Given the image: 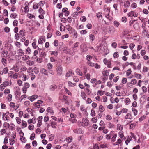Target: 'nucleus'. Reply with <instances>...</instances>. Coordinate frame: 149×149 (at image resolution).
<instances>
[{
	"label": "nucleus",
	"instance_id": "nucleus-35",
	"mask_svg": "<svg viewBox=\"0 0 149 149\" xmlns=\"http://www.w3.org/2000/svg\"><path fill=\"white\" fill-rule=\"evenodd\" d=\"M135 125L136 124L134 123H132L130 125V128L133 129L135 127Z\"/></svg>",
	"mask_w": 149,
	"mask_h": 149
},
{
	"label": "nucleus",
	"instance_id": "nucleus-13",
	"mask_svg": "<svg viewBox=\"0 0 149 149\" xmlns=\"http://www.w3.org/2000/svg\"><path fill=\"white\" fill-rule=\"evenodd\" d=\"M10 107L13 108L15 110H16L18 108L17 106H15V103L13 102L10 103Z\"/></svg>",
	"mask_w": 149,
	"mask_h": 149
},
{
	"label": "nucleus",
	"instance_id": "nucleus-54",
	"mask_svg": "<svg viewBox=\"0 0 149 149\" xmlns=\"http://www.w3.org/2000/svg\"><path fill=\"white\" fill-rule=\"evenodd\" d=\"M40 53V55L42 57L45 56V52L42 50V51L39 52Z\"/></svg>",
	"mask_w": 149,
	"mask_h": 149
},
{
	"label": "nucleus",
	"instance_id": "nucleus-18",
	"mask_svg": "<svg viewBox=\"0 0 149 149\" xmlns=\"http://www.w3.org/2000/svg\"><path fill=\"white\" fill-rule=\"evenodd\" d=\"M76 73L80 76H82L83 75L81 71H80V70L79 69H77L76 70Z\"/></svg>",
	"mask_w": 149,
	"mask_h": 149
},
{
	"label": "nucleus",
	"instance_id": "nucleus-1",
	"mask_svg": "<svg viewBox=\"0 0 149 149\" xmlns=\"http://www.w3.org/2000/svg\"><path fill=\"white\" fill-rule=\"evenodd\" d=\"M89 124L88 120L86 118H83L82 119V122L81 125L84 127L88 126Z\"/></svg>",
	"mask_w": 149,
	"mask_h": 149
},
{
	"label": "nucleus",
	"instance_id": "nucleus-5",
	"mask_svg": "<svg viewBox=\"0 0 149 149\" xmlns=\"http://www.w3.org/2000/svg\"><path fill=\"white\" fill-rule=\"evenodd\" d=\"M138 15L137 13L134 12L133 11H131L129 12L128 14L129 17H132L134 16V17H137Z\"/></svg>",
	"mask_w": 149,
	"mask_h": 149
},
{
	"label": "nucleus",
	"instance_id": "nucleus-24",
	"mask_svg": "<svg viewBox=\"0 0 149 149\" xmlns=\"http://www.w3.org/2000/svg\"><path fill=\"white\" fill-rule=\"evenodd\" d=\"M17 16V15L16 13H13L11 14L10 17L11 18L15 19L16 18Z\"/></svg>",
	"mask_w": 149,
	"mask_h": 149
},
{
	"label": "nucleus",
	"instance_id": "nucleus-22",
	"mask_svg": "<svg viewBox=\"0 0 149 149\" xmlns=\"http://www.w3.org/2000/svg\"><path fill=\"white\" fill-rule=\"evenodd\" d=\"M22 128H24L26 127L27 125V123L25 121L23 120L22 122Z\"/></svg>",
	"mask_w": 149,
	"mask_h": 149
},
{
	"label": "nucleus",
	"instance_id": "nucleus-16",
	"mask_svg": "<svg viewBox=\"0 0 149 149\" xmlns=\"http://www.w3.org/2000/svg\"><path fill=\"white\" fill-rule=\"evenodd\" d=\"M10 51L12 55L14 56L16 54V51L13 49L11 48V45H10Z\"/></svg>",
	"mask_w": 149,
	"mask_h": 149
},
{
	"label": "nucleus",
	"instance_id": "nucleus-48",
	"mask_svg": "<svg viewBox=\"0 0 149 149\" xmlns=\"http://www.w3.org/2000/svg\"><path fill=\"white\" fill-rule=\"evenodd\" d=\"M114 58H117L119 56L118 53L117 52H116L113 54Z\"/></svg>",
	"mask_w": 149,
	"mask_h": 149
},
{
	"label": "nucleus",
	"instance_id": "nucleus-10",
	"mask_svg": "<svg viewBox=\"0 0 149 149\" xmlns=\"http://www.w3.org/2000/svg\"><path fill=\"white\" fill-rule=\"evenodd\" d=\"M57 86L55 85H51L49 87V89L51 91H54L57 88Z\"/></svg>",
	"mask_w": 149,
	"mask_h": 149
},
{
	"label": "nucleus",
	"instance_id": "nucleus-62",
	"mask_svg": "<svg viewBox=\"0 0 149 149\" xmlns=\"http://www.w3.org/2000/svg\"><path fill=\"white\" fill-rule=\"evenodd\" d=\"M135 45L133 43L130 44L129 45V47L131 50H132L135 46Z\"/></svg>",
	"mask_w": 149,
	"mask_h": 149
},
{
	"label": "nucleus",
	"instance_id": "nucleus-60",
	"mask_svg": "<svg viewBox=\"0 0 149 149\" xmlns=\"http://www.w3.org/2000/svg\"><path fill=\"white\" fill-rule=\"evenodd\" d=\"M119 77V76H117L115 77L113 79V81L115 82H116L118 80Z\"/></svg>",
	"mask_w": 149,
	"mask_h": 149
},
{
	"label": "nucleus",
	"instance_id": "nucleus-63",
	"mask_svg": "<svg viewBox=\"0 0 149 149\" xmlns=\"http://www.w3.org/2000/svg\"><path fill=\"white\" fill-rule=\"evenodd\" d=\"M18 23V22L17 20H15L13 22V25L14 26H16Z\"/></svg>",
	"mask_w": 149,
	"mask_h": 149
},
{
	"label": "nucleus",
	"instance_id": "nucleus-28",
	"mask_svg": "<svg viewBox=\"0 0 149 149\" xmlns=\"http://www.w3.org/2000/svg\"><path fill=\"white\" fill-rule=\"evenodd\" d=\"M9 93V89H6L4 91V93L5 95H7ZM9 96V95H8V96ZM9 97H7L8 100L9 99Z\"/></svg>",
	"mask_w": 149,
	"mask_h": 149
},
{
	"label": "nucleus",
	"instance_id": "nucleus-17",
	"mask_svg": "<svg viewBox=\"0 0 149 149\" xmlns=\"http://www.w3.org/2000/svg\"><path fill=\"white\" fill-rule=\"evenodd\" d=\"M89 37L90 41L91 42L93 41L95 38L94 35L92 34H91L89 35Z\"/></svg>",
	"mask_w": 149,
	"mask_h": 149
},
{
	"label": "nucleus",
	"instance_id": "nucleus-3",
	"mask_svg": "<svg viewBox=\"0 0 149 149\" xmlns=\"http://www.w3.org/2000/svg\"><path fill=\"white\" fill-rule=\"evenodd\" d=\"M9 85V82L8 81H6L3 83L2 84H1L0 86V90L1 91H2L4 89V88L8 86Z\"/></svg>",
	"mask_w": 149,
	"mask_h": 149
},
{
	"label": "nucleus",
	"instance_id": "nucleus-33",
	"mask_svg": "<svg viewBox=\"0 0 149 149\" xmlns=\"http://www.w3.org/2000/svg\"><path fill=\"white\" fill-rule=\"evenodd\" d=\"M3 31L6 33H8L9 32V28L8 27H5L3 28Z\"/></svg>",
	"mask_w": 149,
	"mask_h": 149
},
{
	"label": "nucleus",
	"instance_id": "nucleus-31",
	"mask_svg": "<svg viewBox=\"0 0 149 149\" xmlns=\"http://www.w3.org/2000/svg\"><path fill=\"white\" fill-rule=\"evenodd\" d=\"M90 115L92 117H93L95 116V110L93 109H91Z\"/></svg>",
	"mask_w": 149,
	"mask_h": 149
},
{
	"label": "nucleus",
	"instance_id": "nucleus-29",
	"mask_svg": "<svg viewBox=\"0 0 149 149\" xmlns=\"http://www.w3.org/2000/svg\"><path fill=\"white\" fill-rule=\"evenodd\" d=\"M2 73H3V74L4 73V74L7 73L8 72V68L7 67H6L4 68L2 71Z\"/></svg>",
	"mask_w": 149,
	"mask_h": 149
},
{
	"label": "nucleus",
	"instance_id": "nucleus-44",
	"mask_svg": "<svg viewBox=\"0 0 149 149\" xmlns=\"http://www.w3.org/2000/svg\"><path fill=\"white\" fill-rule=\"evenodd\" d=\"M106 119L108 120H110L112 119V117L109 115H107L106 116Z\"/></svg>",
	"mask_w": 149,
	"mask_h": 149
},
{
	"label": "nucleus",
	"instance_id": "nucleus-34",
	"mask_svg": "<svg viewBox=\"0 0 149 149\" xmlns=\"http://www.w3.org/2000/svg\"><path fill=\"white\" fill-rule=\"evenodd\" d=\"M33 71L35 74H37L39 72V69L37 67H34L33 68Z\"/></svg>",
	"mask_w": 149,
	"mask_h": 149
},
{
	"label": "nucleus",
	"instance_id": "nucleus-12",
	"mask_svg": "<svg viewBox=\"0 0 149 149\" xmlns=\"http://www.w3.org/2000/svg\"><path fill=\"white\" fill-rule=\"evenodd\" d=\"M99 110L100 113H102L105 110L104 107L102 105L99 107Z\"/></svg>",
	"mask_w": 149,
	"mask_h": 149
},
{
	"label": "nucleus",
	"instance_id": "nucleus-26",
	"mask_svg": "<svg viewBox=\"0 0 149 149\" xmlns=\"http://www.w3.org/2000/svg\"><path fill=\"white\" fill-rule=\"evenodd\" d=\"M41 71L45 75L47 76L48 75V73L47 72V70L46 69L43 68L42 69Z\"/></svg>",
	"mask_w": 149,
	"mask_h": 149
},
{
	"label": "nucleus",
	"instance_id": "nucleus-64",
	"mask_svg": "<svg viewBox=\"0 0 149 149\" xmlns=\"http://www.w3.org/2000/svg\"><path fill=\"white\" fill-rule=\"evenodd\" d=\"M148 68L147 67L144 66L143 68V71L144 72H147L148 71Z\"/></svg>",
	"mask_w": 149,
	"mask_h": 149
},
{
	"label": "nucleus",
	"instance_id": "nucleus-45",
	"mask_svg": "<svg viewBox=\"0 0 149 149\" xmlns=\"http://www.w3.org/2000/svg\"><path fill=\"white\" fill-rule=\"evenodd\" d=\"M76 85V84L75 83H72L71 81H69L68 82V85L70 86H74Z\"/></svg>",
	"mask_w": 149,
	"mask_h": 149
},
{
	"label": "nucleus",
	"instance_id": "nucleus-43",
	"mask_svg": "<svg viewBox=\"0 0 149 149\" xmlns=\"http://www.w3.org/2000/svg\"><path fill=\"white\" fill-rule=\"evenodd\" d=\"M131 82V84L134 85L137 83V81L135 79H133L132 80Z\"/></svg>",
	"mask_w": 149,
	"mask_h": 149
},
{
	"label": "nucleus",
	"instance_id": "nucleus-9",
	"mask_svg": "<svg viewBox=\"0 0 149 149\" xmlns=\"http://www.w3.org/2000/svg\"><path fill=\"white\" fill-rule=\"evenodd\" d=\"M73 74L72 72V71L69 70L66 74L65 77H68L71 76Z\"/></svg>",
	"mask_w": 149,
	"mask_h": 149
},
{
	"label": "nucleus",
	"instance_id": "nucleus-53",
	"mask_svg": "<svg viewBox=\"0 0 149 149\" xmlns=\"http://www.w3.org/2000/svg\"><path fill=\"white\" fill-rule=\"evenodd\" d=\"M43 37H42V38ZM43 38H39L38 40V43L39 44H42L43 43Z\"/></svg>",
	"mask_w": 149,
	"mask_h": 149
},
{
	"label": "nucleus",
	"instance_id": "nucleus-25",
	"mask_svg": "<svg viewBox=\"0 0 149 149\" xmlns=\"http://www.w3.org/2000/svg\"><path fill=\"white\" fill-rule=\"evenodd\" d=\"M102 73L104 76H107L109 75V73L107 70H104Z\"/></svg>",
	"mask_w": 149,
	"mask_h": 149
},
{
	"label": "nucleus",
	"instance_id": "nucleus-56",
	"mask_svg": "<svg viewBox=\"0 0 149 149\" xmlns=\"http://www.w3.org/2000/svg\"><path fill=\"white\" fill-rule=\"evenodd\" d=\"M58 41L57 40H55L54 43V46L56 47H57L58 46Z\"/></svg>",
	"mask_w": 149,
	"mask_h": 149
},
{
	"label": "nucleus",
	"instance_id": "nucleus-37",
	"mask_svg": "<svg viewBox=\"0 0 149 149\" xmlns=\"http://www.w3.org/2000/svg\"><path fill=\"white\" fill-rule=\"evenodd\" d=\"M31 51L29 47H28L26 50V53L27 54H31Z\"/></svg>",
	"mask_w": 149,
	"mask_h": 149
},
{
	"label": "nucleus",
	"instance_id": "nucleus-49",
	"mask_svg": "<svg viewBox=\"0 0 149 149\" xmlns=\"http://www.w3.org/2000/svg\"><path fill=\"white\" fill-rule=\"evenodd\" d=\"M80 33L81 34H85L87 33V31L85 30H83L80 31Z\"/></svg>",
	"mask_w": 149,
	"mask_h": 149
},
{
	"label": "nucleus",
	"instance_id": "nucleus-19",
	"mask_svg": "<svg viewBox=\"0 0 149 149\" xmlns=\"http://www.w3.org/2000/svg\"><path fill=\"white\" fill-rule=\"evenodd\" d=\"M17 53L19 55L22 56V55H24V52H23L22 50L20 49L18 50L17 51Z\"/></svg>",
	"mask_w": 149,
	"mask_h": 149
},
{
	"label": "nucleus",
	"instance_id": "nucleus-52",
	"mask_svg": "<svg viewBox=\"0 0 149 149\" xmlns=\"http://www.w3.org/2000/svg\"><path fill=\"white\" fill-rule=\"evenodd\" d=\"M132 110L134 112V115H136L137 114L138 111L135 108H132Z\"/></svg>",
	"mask_w": 149,
	"mask_h": 149
},
{
	"label": "nucleus",
	"instance_id": "nucleus-58",
	"mask_svg": "<svg viewBox=\"0 0 149 149\" xmlns=\"http://www.w3.org/2000/svg\"><path fill=\"white\" fill-rule=\"evenodd\" d=\"M91 120L93 122L95 123L97 121V119L96 118L94 117L92 118Z\"/></svg>",
	"mask_w": 149,
	"mask_h": 149
},
{
	"label": "nucleus",
	"instance_id": "nucleus-36",
	"mask_svg": "<svg viewBox=\"0 0 149 149\" xmlns=\"http://www.w3.org/2000/svg\"><path fill=\"white\" fill-rule=\"evenodd\" d=\"M69 121H71L72 123H75L77 121V120L75 118H70Z\"/></svg>",
	"mask_w": 149,
	"mask_h": 149
},
{
	"label": "nucleus",
	"instance_id": "nucleus-6",
	"mask_svg": "<svg viewBox=\"0 0 149 149\" xmlns=\"http://www.w3.org/2000/svg\"><path fill=\"white\" fill-rule=\"evenodd\" d=\"M115 30L114 27L112 26H110L109 28L108 32L111 33H113Z\"/></svg>",
	"mask_w": 149,
	"mask_h": 149
},
{
	"label": "nucleus",
	"instance_id": "nucleus-21",
	"mask_svg": "<svg viewBox=\"0 0 149 149\" xmlns=\"http://www.w3.org/2000/svg\"><path fill=\"white\" fill-rule=\"evenodd\" d=\"M26 63L29 66H31L34 64V62L33 61L28 60L26 61Z\"/></svg>",
	"mask_w": 149,
	"mask_h": 149
},
{
	"label": "nucleus",
	"instance_id": "nucleus-11",
	"mask_svg": "<svg viewBox=\"0 0 149 149\" xmlns=\"http://www.w3.org/2000/svg\"><path fill=\"white\" fill-rule=\"evenodd\" d=\"M10 74H11L10 75V77H13L14 79H15L17 78L18 76V74L17 73H15L13 75V76H12V74L13 73V71H10Z\"/></svg>",
	"mask_w": 149,
	"mask_h": 149
},
{
	"label": "nucleus",
	"instance_id": "nucleus-50",
	"mask_svg": "<svg viewBox=\"0 0 149 149\" xmlns=\"http://www.w3.org/2000/svg\"><path fill=\"white\" fill-rule=\"evenodd\" d=\"M131 69L130 68H129L128 69V70L127 71L126 74L127 76H129V75L131 74Z\"/></svg>",
	"mask_w": 149,
	"mask_h": 149
},
{
	"label": "nucleus",
	"instance_id": "nucleus-39",
	"mask_svg": "<svg viewBox=\"0 0 149 149\" xmlns=\"http://www.w3.org/2000/svg\"><path fill=\"white\" fill-rule=\"evenodd\" d=\"M29 58H30L29 56L27 55H25L22 58V60L24 61L26 60Z\"/></svg>",
	"mask_w": 149,
	"mask_h": 149
},
{
	"label": "nucleus",
	"instance_id": "nucleus-40",
	"mask_svg": "<svg viewBox=\"0 0 149 149\" xmlns=\"http://www.w3.org/2000/svg\"><path fill=\"white\" fill-rule=\"evenodd\" d=\"M10 70H14L15 72H18V69L17 68V66H14L12 68L10 69Z\"/></svg>",
	"mask_w": 149,
	"mask_h": 149
},
{
	"label": "nucleus",
	"instance_id": "nucleus-55",
	"mask_svg": "<svg viewBox=\"0 0 149 149\" xmlns=\"http://www.w3.org/2000/svg\"><path fill=\"white\" fill-rule=\"evenodd\" d=\"M117 136V134H115L114 136H113L112 138V141L113 142H114L116 141V138Z\"/></svg>",
	"mask_w": 149,
	"mask_h": 149
},
{
	"label": "nucleus",
	"instance_id": "nucleus-30",
	"mask_svg": "<svg viewBox=\"0 0 149 149\" xmlns=\"http://www.w3.org/2000/svg\"><path fill=\"white\" fill-rule=\"evenodd\" d=\"M15 93L16 95H17L19 96L20 95L21 93L19 88H18L16 90V91H15Z\"/></svg>",
	"mask_w": 149,
	"mask_h": 149
},
{
	"label": "nucleus",
	"instance_id": "nucleus-32",
	"mask_svg": "<svg viewBox=\"0 0 149 149\" xmlns=\"http://www.w3.org/2000/svg\"><path fill=\"white\" fill-rule=\"evenodd\" d=\"M88 50L87 47L85 45H84L83 46V49H82V51L83 52H85Z\"/></svg>",
	"mask_w": 149,
	"mask_h": 149
},
{
	"label": "nucleus",
	"instance_id": "nucleus-42",
	"mask_svg": "<svg viewBox=\"0 0 149 149\" xmlns=\"http://www.w3.org/2000/svg\"><path fill=\"white\" fill-rule=\"evenodd\" d=\"M49 120V118L47 116H45L44 117V121L45 122H46L47 121H48Z\"/></svg>",
	"mask_w": 149,
	"mask_h": 149
},
{
	"label": "nucleus",
	"instance_id": "nucleus-27",
	"mask_svg": "<svg viewBox=\"0 0 149 149\" xmlns=\"http://www.w3.org/2000/svg\"><path fill=\"white\" fill-rule=\"evenodd\" d=\"M81 96L83 99H85L86 97V95L84 92H81Z\"/></svg>",
	"mask_w": 149,
	"mask_h": 149
},
{
	"label": "nucleus",
	"instance_id": "nucleus-51",
	"mask_svg": "<svg viewBox=\"0 0 149 149\" xmlns=\"http://www.w3.org/2000/svg\"><path fill=\"white\" fill-rule=\"evenodd\" d=\"M47 68L48 69L50 70L53 67L52 65L50 63H48L47 65Z\"/></svg>",
	"mask_w": 149,
	"mask_h": 149
},
{
	"label": "nucleus",
	"instance_id": "nucleus-61",
	"mask_svg": "<svg viewBox=\"0 0 149 149\" xmlns=\"http://www.w3.org/2000/svg\"><path fill=\"white\" fill-rule=\"evenodd\" d=\"M3 15L4 16H8V12L6 9H4L3 11Z\"/></svg>",
	"mask_w": 149,
	"mask_h": 149
},
{
	"label": "nucleus",
	"instance_id": "nucleus-15",
	"mask_svg": "<svg viewBox=\"0 0 149 149\" xmlns=\"http://www.w3.org/2000/svg\"><path fill=\"white\" fill-rule=\"evenodd\" d=\"M51 126L52 128H55L57 126V123L54 121H52L51 123Z\"/></svg>",
	"mask_w": 149,
	"mask_h": 149
},
{
	"label": "nucleus",
	"instance_id": "nucleus-7",
	"mask_svg": "<svg viewBox=\"0 0 149 149\" xmlns=\"http://www.w3.org/2000/svg\"><path fill=\"white\" fill-rule=\"evenodd\" d=\"M25 31L23 30H21L20 31L19 33L18 34L20 38L23 37L25 36Z\"/></svg>",
	"mask_w": 149,
	"mask_h": 149
},
{
	"label": "nucleus",
	"instance_id": "nucleus-38",
	"mask_svg": "<svg viewBox=\"0 0 149 149\" xmlns=\"http://www.w3.org/2000/svg\"><path fill=\"white\" fill-rule=\"evenodd\" d=\"M3 126L4 128L7 129L9 127V125L8 123L5 122L4 123Z\"/></svg>",
	"mask_w": 149,
	"mask_h": 149
},
{
	"label": "nucleus",
	"instance_id": "nucleus-14",
	"mask_svg": "<svg viewBox=\"0 0 149 149\" xmlns=\"http://www.w3.org/2000/svg\"><path fill=\"white\" fill-rule=\"evenodd\" d=\"M135 77L137 79H140L141 78V74L137 73L135 72L134 74Z\"/></svg>",
	"mask_w": 149,
	"mask_h": 149
},
{
	"label": "nucleus",
	"instance_id": "nucleus-41",
	"mask_svg": "<svg viewBox=\"0 0 149 149\" xmlns=\"http://www.w3.org/2000/svg\"><path fill=\"white\" fill-rule=\"evenodd\" d=\"M123 126L120 124H117V129L119 130H121L123 129Z\"/></svg>",
	"mask_w": 149,
	"mask_h": 149
},
{
	"label": "nucleus",
	"instance_id": "nucleus-59",
	"mask_svg": "<svg viewBox=\"0 0 149 149\" xmlns=\"http://www.w3.org/2000/svg\"><path fill=\"white\" fill-rule=\"evenodd\" d=\"M30 102L29 101H26L24 102V104L25 106L28 107L30 105Z\"/></svg>",
	"mask_w": 149,
	"mask_h": 149
},
{
	"label": "nucleus",
	"instance_id": "nucleus-8",
	"mask_svg": "<svg viewBox=\"0 0 149 149\" xmlns=\"http://www.w3.org/2000/svg\"><path fill=\"white\" fill-rule=\"evenodd\" d=\"M38 95H33L32 96L28 97V99L31 102H33L34 100L38 97Z\"/></svg>",
	"mask_w": 149,
	"mask_h": 149
},
{
	"label": "nucleus",
	"instance_id": "nucleus-46",
	"mask_svg": "<svg viewBox=\"0 0 149 149\" xmlns=\"http://www.w3.org/2000/svg\"><path fill=\"white\" fill-rule=\"evenodd\" d=\"M22 77L23 81H25L26 80L27 78L26 75L25 74H23L22 75Z\"/></svg>",
	"mask_w": 149,
	"mask_h": 149
},
{
	"label": "nucleus",
	"instance_id": "nucleus-20",
	"mask_svg": "<svg viewBox=\"0 0 149 149\" xmlns=\"http://www.w3.org/2000/svg\"><path fill=\"white\" fill-rule=\"evenodd\" d=\"M132 115L130 113L127 114L125 116V119H132Z\"/></svg>",
	"mask_w": 149,
	"mask_h": 149
},
{
	"label": "nucleus",
	"instance_id": "nucleus-4",
	"mask_svg": "<svg viewBox=\"0 0 149 149\" xmlns=\"http://www.w3.org/2000/svg\"><path fill=\"white\" fill-rule=\"evenodd\" d=\"M9 112H7L5 113H3V118L4 120L8 121L9 119V117L8 116Z\"/></svg>",
	"mask_w": 149,
	"mask_h": 149
},
{
	"label": "nucleus",
	"instance_id": "nucleus-57",
	"mask_svg": "<svg viewBox=\"0 0 149 149\" xmlns=\"http://www.w3.org/2000/svg\"><path fill=\"white\" fill-rule=\"evenodd\" d=\"M16 119L17 123L19 124L21 123V120L18 117H16Z\"/></svg>",
	"mask_w": 149,
	"mask_h": 149
},
{
	"label": "nucleus",
	"instance_id": "nucleus-47",
	"mask_svg": "<svg viewBox=\"0 0 149 149\" xmlns=\"http://www.w3.org/2000/svg\"><path fill=\"white\" fill-rule=\"evenodd\" d=\"M127 79L126 78H123L122 80V83L123 84H125L127 83Z\"/></svg>",
	"mask_w": 149,
	"mask_h": 149
},
{
	"label": "nucleus",
	"instance_id": "nucleus-2",
	"mask_svg": "<svg viewBox=\"0 0 149 149\" xmlns=\"http://www.w3.org/2000/svg\"><path fill=\"white\" fill-rule=\"evenodd\" d=\"M56 72L57 74L59 76H60L62 74L63 68L61 65L58 66L56 69Z\"/></svg>",
	"mask_w": 149,
	"mask_h": 149
},
{
	"label": "nucleus",
	"instance_id": "nucleus-23",
	"mask_svg": "<svg viewBox=\"0 0 149 149\" xmlns=\"http://www.w3.org/2000/svg\"><path fill=\"white\" fill-rule=\"evenodd\" d=\"M130 5V3L127 1H125L124 3V6L125 7H129Z\"/></svg>",
	"mask_w": 149,
	"mask_h": 149
}]
</instances>
